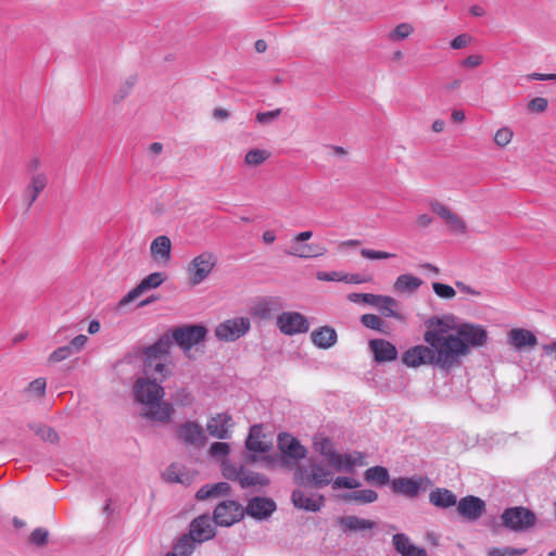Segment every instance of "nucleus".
I'll use <instances>...</instances> for the list:
<instances>
[{
  "label": "nucleus",
  "instance_id": "obj_1",
  "mask_svg": "<svg viewBox=\"0 0 556 556\" xmlns=\"http://www.w3.org/2000/svg\"><path fill=\"white\" fill-rule=\"evenodd\" d=\"M455 328L453 316L432 317L427 321L424 340L432 349L435 365L442 369L454 367L460 356L467 355L464 342L456 333H451Z\"/></svg>",
  "mask_w": 556,
  "mask_h": 556
},
{
  "label": "nucleus",
  "instance_id": "obj_2",
  "mask_svg": "<svg viewBox=\"0 0 556 556\" xmlns=\"http://www.w3.org/2000/svg\"><path fill=\"white\" fill-rule=\"evenodd\" d=\"M132 392L135 400L143 405V417L160 422L170 420L174 414L173 405L162 401L165 394L164 388L155 379L138 378Z\"/></svg>",
  "mask_w": 556,
  "mask_h": 556
},
{
  "label": "nucleus",
  "instance_id": "obj_3",
  "mask_svg": "<svg viewBox=\"0 0 556 556\" xmlns=\"http://www.w3.org/2000/svg\"><path fill=\"white\" fill-rule=\"evenodd\" d=\"M334 473L329 464L317 459L316 457H308L305 465H298L294 471V480L302 484L315 489H321L332 483L334 490L356 489L361 485L359 481L344 476L333 478Z\"/></svg>",
  "mask_w": 556,
  "mask_h": 556
},
{
  "label": "nucleus",
  "instance_id": "obj_4",
  "mask_svg": "<svg viewBox=\"0 0 556 556\" xmlns=\"http://www.w3.org/2000/svg\"><path fill=\"white\" fill-rule=\"evenodd\" d=\"M172 343L175 342L186 354L205 339L207 329L202 325H185L170 329Z\"/></svg>",
  "mask_w": 556,
  "mask_h": 556
},
{
  "label": "nucleus",
  "instance_id": "obj_5",
  "mask_svg": "<svg viewBox=\"0 0 556 556\" xmlns=\"http://www.w3.org/2000/svg\"><path fill=\"white\" fill-rule=\"evenodd\" d=\"M278 448L281 453V466L292 468L299 465L301 459H304L307 450L300 443V441L289 433H280L277 439Z\"/></svg>",
  "mask_w": 556,
  "mask_h": 556
},
{
  "label": "nucleus",
  "instance_id": "obj_6",
  "mask_svg": "<svg viewBox=\"0 0 556 556\" xmlns=\"http://www.w3.org/2000/svg\"><path fill=\"white\" fill-rule=\"evenodd\" d=\"M503 525L517 532L526 531L536 521L535 514L523 506L506 508L501 516Z\"/></svg>",
  "mask_w": 556,
  "mask_h": 556
},
{
  "label": "nucleus",
  "instance_id": "obj_7",
  "mask_svg": "<svg viewBox=\"0 0 556 556\" xmlns=\"http://www.w3.org/2000/svg\"><path fill=\"white\" fill-rule=\"evenodd\" d=\"M217 264V257L212 252H203L188 265L190 283L198 286L208 278Z\"/></svg>",
  "mask_w": 556,
  "mask_h": 556
},
{
  "label": "nucleus",
  "instance_id": "obj_8",
  "mask_svg": "<svg viewBox=\"0 0 556 556\" xmlns=\"http://www.w3.org/2000/svg\"><path fill=\"white\" fill-rule=\"evenodd\" d=\"M431 484V481L427 477L412 476V477H400L395 478L391 482V489L395 494L403 495L408 498H414L424 492Z\"/></svg>",
  "mask_w": 556,
  "mask_h": 556
},
{
  "label": "nucleus",
  "instance_id": "obj_9",
  "mask_svg": "<svg viewBox=\"0 0 556 556\" xmlns=\"http://www.w3.org/2000/svg\"><path fill=\"white\" fill-rule=\"evenodd\" d=\"M244 516V508L238 502L227 500L220 502L214 509L213 521L216 526L230 527Z\"/></svg>",
  "mask_w": 556,
  "mask_h": 556
},
{
  "label": "nucleus",
  "instance_id": "obj_10",
  "mask_svg": "<svg viewBox=\"0 0 556 556\" xmlns=\"http://www.w3.org/2000/svg\"><path fill=\"white\" fill-rule=\"evenodd\" d=\"M327 463L333 472L346 473H353L356 467H364L367 465L366 455L359 451H354L352 453H340L337 451Z\"/></svg>",
  "mask_w": 556,
  "mask_h": 556
},
{
  "label": "nucleus",
  "instance_id": "obj_11",
  "mask_svg": "<svg viewBox=\"0 0 556 556\" xmlns=\"http://www.w3.org/2000/svg\"><path fill=\"white\" fill-rule=\"evenodd\" d=\"M276 325L281 333L294 336L305 333L309 329L307 318L299 312H283L277 316Z\"/></svg>",
  "mask_w": 556,
  "mask_h": 556
},
{
  "label": "nucleus",
  "instance_id": "obj_12",
  "mask_svg": "<svg viewBox=\"0 0 556 556\" xmlns=\"http://www.w3.org/2000/svg\"><path fill=\"white\" fill-rule=\"evenodd\" d=\"M250 327L249 318L236 317L219 324L215 329V336L222 341H236L244 336L250 330Z\"/></svg>",
  "mask_w": 556,
  "mask_h": 556
},
{
  "label": "nucleus",
  "instance_id": "obj_13",
  "mask_svg": "<svg viewBox=\"0 0 556 556\" xmlns=\"http://www.w3.org/2000/svg\"><path fill=\"white\" fill-rule=\"evenodd\" d=\"M177 438L187 446L201 448L206 442L204 430L197 421L181 422L176 430Z\"/></svg>",
  "mask_w": 556,
  "mask_h": 556
},
{
  "label": "nucleus",
  "instance_id": "obj_14",
  "mask_svg": "<svg viewBox=\"0 0 556 556\" xmlns=\"http://www.w3.org/2000/svg\"><path fill=\"white\" fill-rule=\"evenodd\" d=\"M455 329L457 337L460 338L467 349V354L471 346H482L488 340V332L480 325L464 323Z\"/></svg>",
  "mask_w": 556,
  "mask_h": 556
},
{
  "label": "nucleus",
  "instance_id": "obj_15",
  "mask_svg": "<svg viewBox=\"0 0 556 556\" xmlns=\"http://www.w3.org/2000/svg\"><path fill=\"white\" fill-rule=\"evenodd\" d=\"M165 280V275L163 273H152L144 277L138 286L127 292L121 300L118 305L121 307L129 304L137 298H139L142 293L150 289H155L163 283Z\"/></svg>",
  "mask_w": 556,
  "mask_h": 556
},
{
  "label": "nucleus",
  "instance_id": "obj_16",
  "mask_svg": "<svg viewBox=\"0 0 556 556\" xmlns=\"http://www.w3.org/2000/svg\"><path fill=\"white\" fill-rule=\"evenodd\" d=\"M402 362L408 367L435 365L434 354L430 345H416L408 349L402 356Z\"/></svg>",
  "mask_w": 556,
  "mask_h": 556
},
{
  "label": "nucleus",
  "instance_id": "obj_17",
  "mask_svg": "<svg viewBox=\"0 0 556 556\" xmlns=\"http://www.w3.org/2000/svg\"><path fill=\"white\" fill-rule=\"evenodd\" d=\"M233 426L235 424L231 415L228 413H220L207 420L206 430L211 437L226 440L231 437Z\"/></svg>",
  "mask_w": 556,
  "mask_h": 556
},
{
  "label": "nucleus",
  "instance_id": "obj_18",
  "mask_svg": "<svg viewBox=\"0 0 556 556\" xmlns=\"http://www.w3.org/2000/svg\"><path fill=\"white\" fill-rule=\"evenodd\" d=\"M457 511L466 520L475 521L485 513V503L478 496L467 495L458 502Z\"/></svg>",
  "mask_w": 556,
  "mask_h": 556
},
{
  "label": "nucleus",
  "instance_id": "obj_19",
  "mask_svg": "<svg viewBox=\"0 0 556 556\" xmlns=\"http://www.w3.org/2000/svg\"><path fill=\"white\" fill-rule=\"evenodd\" d=\"M277 506L274 500L268 497L255 496L251 498L244 509L250 517L264 520L271 516Z\"/></svg>",
  "mask_w": 556,
  "mask_h": 556
},
{
  "label": "nucleus",
  "instance_id": "obj_20",
  "mask_svg": "<svg viewBox=\"0 0 556 556\" xmlns=\"http://www.w3.org/2000/svg\"><path fill=\"white\" fill-rule=\"evenodd\" d=\"M213 522L208 515H201L190 523L189 533L198 543L208 541L215 536V526Z\"/></svg>",
  "mask_w": 556,
  "mask_h": 556
},
{
  "label": "nucleus",
  "instance_id": "obj_21",
  "mask_svg": "<svg viewBox=\"0 0 556 556\" xmlns=\"http://www.w3.org/2000/svg\"><path fill=\"white\" fill-rule=\"evenodd\" d=\"M294 507L306 511H318L325 504L324 495L306 494L302 490H294L291 494Z\"/></svg>",
  "mask_w": 556,
  "mask_h": 556
},
{
  "label": "nucleus",
  "instance_id": "obj_22",
  "mask_svg": "<svg viewBox=\"0 0 556 556\" xmlns=\"http://www.w3.org/2000/svg\"><path fill=\"white\" fill-rule=\"evenodd\" d=\"M48 178L45 173H36L30 176V181L23 192V201L27 208L34 204L39 194L45 190Z\"/></svg>",
  "mask_w": 556,
  "mask_h": 556
},
{
  "label": "nucleus",
  "instance_id": "obj_23",
  "mask_svg": "<svg viewBox=\"0 0 556 556\" xmlns=\"http://www.w3.org/2000/svg\"><path fill=\"white\" fill-rule=\"evenodd\" d=\"M369 348L377 363L392 362L397 358L395 345L384 339L370 340Z\"/></svg>",
  "mask_w": 556,
  "mask_h": 556
},
{
  "label": "nucleus",
  "instance_id": "obj_24",
  "mask_svg": "<svg viewBox=\"0 0 556 556\" xmlns=\"http://www.w3.org/2000/svg\"><path fill=\"white\" fill-rule=\"evenodd\" d=\"M150 253L156 263L167 265L172 258L170 239L165 235L154 238L150 245Z\"/></svg>",
  "mask_w": 556,
  "mask_h": 556
},
{
  "label": "nucleus",
  "instance_id": "obj_25",
  "mask_svg": "<svg viewBox=\"0 0 556 556\" xmlns=\"http://www.w3.org/2000/svg\"><path fill=\"white\" fill-rule=\"evenodd\" d=\"M509 345L520 351L525 348H533L538 344L535 334L523 328H514L507 334Z\"/></svg>",
  "mask_w": 556,
  "mask_h": 556
},
{
  "label": "nucleus",
  "instance_id": "obj_26",
  "mask_svg": "<svg viewBox=\"0 0 556 556\" xmlns=\"http://www.w3.org/2000/svg\"><path fill=\"white\" fill-rule=\"evenodd\" d=\"M337 523L344 533L348 532H365L376 528V522L364 519L354 515L339 517Z\"/></svg>",
  "mask_w": 556,
  "mask_h": 556
},
{
  "label": "nucleus",
  "instance_id": "obj_27",
  "mask_svg": "<svg viewBox=\"0 0 556 556\" xmlns=\"http://www.w3.org/2000/svg\"><path fill=\"white\" fill-rule=\"evenodd\" d=\"M167 358H155V357H144L143 359V372L147 377L151 379L160 381H164L167 377L170 376V369L166 366Z\"/></svg>",
  "mask_w": 556,
  "mask_h": 556
},
{
  "label": "nucleus",
  "instance_id": "obj_28",
  "mask_svg": "<svg viewBox=\"0 0 556 556\" xmlns=\"http://www.w3.org/2000/svg\"><path fill=\"white\" fill-rule=\"evenodd\" d=\"M430 208L433 213L443 218L451 228L459 231L460 233L466 232V223L458 215L453 213L446 205L434 201L431 202Z\"/></svg>",
  "mask_w": 556,
  "mask_h": 556
},
{
  "label": "nucleus",
  "instance_id": "obj_29",
  "mask_svg": "<svg viewBox=\"0 0 556 556\" xmlns=\"http://www.w3.org/2000/svg\"><path fill=\"white\" fill-rule=\"evenodd\" d=\"M394 549L402 556H428L425 547L414 545L404 533H396L392 536Z\"/></svg>",
  "mask_w": 556,
  "mask_h": 556
},
{
  "label": "nucleus",
  "instance_id": "obj_30",
  "mask_svg": "<svg viewBox=\"0 0 556 556\" xmlns=\"http://www.w3.org/2000/svg\"><path fill=\"white\" fill-rule=\"evenodd\" d=\"M283 307V301L279 296H265L254 307L256 316L263 319H270Z\"/></svg>",
  "mask_w": 556,
  "mask_h": 556
},
{
  "label": "nucleus",
  "instance_id": "obj_31",
  "mask_svg": "<svg viewBox=\"0 0 556 556\" xmlns=\"http://www.w3.org/2000/svg\"><path fill=\"white\" fill-rule=\"evenodd\" d=\"M237 473V481L241 485V488H251V486H265L269 484V479L260 472L251 471L243 466L239 467V471Z\"/></svg>",
  "mask_w": 556,
  "mask_h": 556
},
{
  "label": "nucleus",
  "instance_id": "obj_32",
  "mask_svg": "<svg viewBox=\"0 0 556 556\" xmlns=\"http://www.w3.org/2000/svg\"><path fill=\"white\" fill-rule=\"evenodd\" d=\"M311 339L317 348L327 350L336 344L338 336L334 328L323 326L311 333Z\"/></svg>",
  "mask_w": 556,
  "mask_h": 556
},
{
  "label": "nucleus",
  "instance_id": "obj_33",
  "mask_svg": "<svg viewBox=\"0 0 556 556\" xmlns=\"http://www.w3.org/2000/svg\"><path fill=\"white\" fill-rule=\"evenodd\" d=\"M327 252V249L317 244H303L301 241H292L290 250L287 251L289 255L298 256L301 258L321 256Z\"/></svg>",
  "mask_w": 556,
  "mask_h": 556
},
{
  "label": "nucleus",
  "instance_id": "obj_34",
  "mask_svg": "<svg viewBox=\"0 0 556 556\" xmlns=\"http://www.w3.org/2000/svg\"><path fill=\"white\" fill-rule=\"evenodd\" d=\"M263 430L261 425H253L250 428L249 435L245 440V447L252 453H266L270 450V444L262 440Z\"/></svg>",
  "mask_w": 556,
  "mask_h": 556
},
{
  "label": "nucleus",
  "instance_id": "obj_35",
  "mask_svg": "<svg viewBox=\"0 0 556 556\" xmlns=\"http://www.w3.org/2000/svg\"><path fill=\"white\" fill-rule=\"evenodd\" d=\"M172 348L168 333L163 334L156 342L143 349L144 357L167 358Z\"/></svg>",
  "mask_w": 556,
  "mask_h": 556
},
{
  "label": "nucleus",
  "instance_id": "obj_36",
  "mask_svg": "<svg viewBox=\"0 0 556 556\" xmlns=\"http://www.w3.org/2000/svg\"><path fill=\"white\" fill-rule=\"evenodd\" d=\"M429 502L440 508H448L457 503L456 495L444 488H437L429 494Z\"/></svg>",
  "mask_w": 556,
  "mask_h": 556
},
{
  "label": "nucleus",
  "instance_id": "obj_37",
  "mask_svg": "<svg viewBox=\"0 0 556 556\" xmlns=\"http://www.w3.org/2000/svg\"><path fill=\"white\" fill-rule=\"evenodd\" d=\"M422 283L424 281L420 278L412 274H403L396 278L394 289L401 293H413L417 291Z\"/></svg>",
  "mask_w": 556,
  "mask_h": 556
},
{
  "label": "nucleus",
  "instance_id": "obj_38",
  "mask_svg": "<svg viewBox=\"0 0 556 556\" xmlns=\"http://www.w3.org/2000/svg\"><path fill=\"white\" fill-rule=\"evenodd\" d=\"M313 450L315 451V453L323 456L327 462L337 452L333 441L330 438L323 434L314 435Z\"/></svg>",
  "mask_w": 556,
  "mask_h": 556
},
{
  "label": "nucleus",
  "instance_id": "obj_39",
  "mask_svg": "<svg viewBox=\"0 0 556 556\" xmlns=\"http://www.w3.org/2000/svg\"><path fill=\"white\" fill-rule=\"evenodd\" d=\"M229 491L230 485L227 482L205 484L197 492L195 497L200 501H203L211 497L228 494Z\"/></svg>",
  "mask_w": 556,
  "mask_h": 556
},
{
  "label": "nucleus",
  "instance_id": "obj_40",
  "mask_svg": "<svg viewBox=\"0 0 556 556\" xmlns=\"http://www.w3.org/2000/svg\"><path fill=\"white\" fill-rule=\"evenodd\" d=\"M377 498V492L370 489L357 490L342 495V500L346 502H357L361 504L374 503Z\"/></svg>",
  "mask_w": 556,
  "mask_h": 556
},
{
  "label": "nucleus",
  "instance_id": "obj_41",
  "mask_svg": "<svg viewBox=\"0 0 556 556\" xmlns=\"http://www.w3.org/2000/svg\"><path fill=\"white\" fill-rule=\"evenodd\" d=\"M365 480L368 482H375L379 485H384L390 480L389 471L386 467L374 466L368 468L364 473Z\"/></svg>",
  "mask_w": 556,
  "mask_h": 556
},
{
  "label": "nucleus",
  "instance_id": "obj_42",
  "mask_svg": "<svg viewBox=\"0 0 556 556\" xmlns=\"http://www.w3.org/2000/svg\"><path fill=\"white\" fill-rule=\"evenodd\" d=\"M381 301H377L378 304H375L380 313L386 317H394L401 319L402 316L395 312V307L397 306V301L388 295H380Z\"/></svg>",
  "mask_w": 556,
  "mask_h": 556
},
{
  "label": "nucleus",
  "instance_id": "obj_43",
  "mask_svg": "<svg viewBox=\"0 0 556 556\" xmlns=\"http://www.w3.org/2000/svg\"><path fill=\"white\" fill-rule=\"evenodd\" d=\"M29 428L43 441L50 443L59 442L58 432L50 426L43 424H30Z\"/></svg>",
  "mask_w": 556,
  "mask_h": 556
},
{
  "label": "nucleus",
  "instance_id": "obj_44",
  "mask_svg": "<svg viewBox=\"0 0 556 556\" xmlns=\"http://www.w3.org/2000/svg\"><path fill=\"white\" fill-rule=\"evenodd\" d=\"M195 539L189 533L182 535L174 546V552L181 556H190L195 548Z\"/></svg>",
  "mask_w": 556,
  "mask_h": 556
},
{
  "label": "nucleus",
  "instance_id": "obj_45",
  "mask_svg": "<svg viewBox=\"0 0 556 556\" xmlns=\"http://www.w3.org/2000/svg\"><path fill=\"white\" fill-rule=\"evenodd\" d=\"M270 153L263 149H251L244 156L245 164L250 166H258L268 160Z\"/></svg>",
  "mask_w": 556,
  "mask_h": 556
},
{
  "label": "nucleus",
  "instance_id": "obj_46",
  "mask_svg": "<svg viewBox=\"0 0 556 556\" xmlns=\"http://www.w3.org/2000/svg\"><path fill=\"white\" fill-rule=\"evenodd\" d=\"M346 299L352 303L367 304V305H371V306H375V304H378L377 301L382 300V299H380V295H378V294L357 293V292L349 293L346 295Z\"/></svg>",
  "mask_w": 556,
  "mask_h": 556
},
{
  "label": "nucleus",
  "instance_id": "obj_47",
  "mask_svg": "<svg viewBox=\"0 0 556 556\" xmlns=\"http://www.w3.org/2000/svg\"><path fill=\"white\" fill-rule=\"evenodd\" d=\"M413 31L414 27L412 24L401 23L389 34V39L392 41L404 40L409 37Z\"/></svg>",
  "mask_w": 556,
  "mask_h": 556
},
{
  "label": "nucleus",
  "instance_id": "obj_48",
  "mask_svg": "<svg viewBox=\"0 0 556 556\" xmlns=\"http://www.w3.org/2000/svg\"><path fill=\"white\" fill-rule=\"evenodd\" d=\"M174 402L180 407H189L193 404L194 397L190 391L186 388L178 389L173 394Z\"/></svg>",
  "mask_w": 556,
  "mask_h": 556
},
{
  "label": "nucleus",
  "instance_id": "obj_49",
  "mask_svg": "<svg viewBox=\"0 0 556 556\" xmlns=\"http://www.w3.org/2000/svg\"><path fill=\"white\" fill-rule=\"evenodd\" d=\"M361 321L366 328L383 331L384 321L375 314H364Z\"/></svg>",
  "mask_w": 556,
  "mask_h": 556
},
{
  "label": "nucleus",
  "instance_id": "obj_50",
  "mask_svg": "<svg viewBox=\"0 0 556 556\" xmlns=\"http://www.w3.org/2000/svg\"><path fill=\"white\" fill-rule=\"evenodd\" d=\"M433 292L441 299L451 300L455 296V289L442 282L432 283Z\"/></svg>",
  "mask_w": 556,
  "mask_h": 556
},
{
  "label": "nucleus",
  "instance_id": "obj_51",
  "mask_svg": "<svg viewBox=\"0 0 556 556\" xmlns=\"http://www.w3.org/2000/svg\"><path fill=\"white\" fill-rule=\"evenodd\" d=\"M513 130L508 127L500 128L494 136V141L498 147H506L513 139Z\"/></svg>",
  "mask_w": 556,
  "mask_h": 556
},
{
  "label": "nucleus",
  "instance_id": "obj_52",
  "mask_svg": "<svg viewBox=\"0 0 556 556\" xmlns=\"http://www.w3.org/2000/svg\"><path fill=\"white\" fill-rule=\"evenodd\" d=\"M49 532L45 528H36L29 538L31 544L43 546L48 542Z\"/></svg>",
  "mask_w": 556,
  "mask_h": 556
},
{
  "label": "nucleus",
  "instance_id": "obj_53",
  "mask_svg": "<svg viewBox=\"0 0 556 556\" xmlns=\"http://www.w3.org/2000/svg\"><path fill=\"white\" fill-rule=\"evenodd\" d=\"M316 278L320 281H348V274L341 271H318Z\"/></svg>",
  "mask_w": 556,
  "mask_h": 556
},
{
  "label": "nucleus",
  "instance_id": "obj_54",
  "mask_svg": "<svg viewBox=\"0 0 556 556\" xmlns=\"http://www.w3.org/2000/svg\"><path fill=\"white\" fill-rule=\"evenodd\" d=\"M361 255L367 260H387L391 257H395V254L384 252V251H376L371 249H362Z\"/></svg>",
  "mask_w": 556,
  "mask_h": 556
},
{
  "label": "nucleus",
  "instance_id": "obj_55",
  "mask_svg": "<svg viewBox=\"0 0 556 556\" xmlns=\"http://www.w3.org/2000/svg\"><path fill=\"white\" fill-rule=\"evenodd\" d=\"M210 453L213 457H226L230 453V446L225 442H214L210 446Z\"/></svg>",
  "mask_w": 556,
  "mask_h": 556
},
{
  "label": "nucleus",
  "instance_id": "obj_56",
  "mask_svg": "<svg viewBox=\"0 0 556 556\" xmlns=\"http://www.w3.org/2000/svg\"><path fill=\"white\" fill-rule=\"evenodd\" d=\"M72 355H73L72 350H70V348L67 345H63V346L58 348L50 354L49 361L52 363H59L64 359H67Z\"/></svg>",
  "mask_w": 556,
  "mask_h": 556
},
{
  "label": "nucleus",
  "instance_id": "obj_57",
  "mask_svg": "<svg viewBox=\"0 0 556 556\" xmlns=\"http://www.w3.org/2000/svg\"><path fill=\"white\" fill-rule=\"evenodd\" d=\"M281 115V109L268 112H260L256 114V121L260 124H269Z\"/></svg>",
  "mask_w": 556,
  "mask_h": 556
},
{
  "label": "nucleus",
  "instance_id": "obj_58",
  "mask_svg": "<svg viewBox=\"0 0 556 556\" xmlns=\"http://www.w3.org/2000/svg\"><path fill=\"white\" fill-rule=\"evenodd\" d=\"M548 102L545 98L536 97L528 103L529 111L542 113L546 111Z\"/></svg>",
  "mask_w": 556,
  "mask_h": 556
},
{
  "label": "nucleus",
  "instance_id": "obj_59",
  "mask_svg": "<svg viewBox=\"0 0 556 556\" xmlns=\"http://www.w3.org/2000/svg\"><path fill=\"white\" fill-rule=\"evenodd\" d=\"M471 40L472 38L469 35L460 34L451 41L450 46L454 50H459L466 48L471 42Z\"/></svg>",
  "mask_w": 556,
  "mask_h": 556
},
{
  "label": "nucleus",
  "instance_id": "obj_60",
  "mask_svg": "<svg viewBox=\"0 0 556 556\" xmlns=\"http://www.w3.org/2000/svg\"><path fill=\"white\" fill-rule=\"evenodd\" d=\"M87 341V336L78 334L71 341V343L67 346L70 348V350H72L73 354L78 353L85 348Z\"/></svg>",
  "mask_w": 556,
  "mask_h": 556
},
{
  "label": "nucleus",
  "instance_id": "obj_61",
  "mask_svg": "<svg viewBox=\"0 0 556 556\" xmlns=\"http://www.w3.org/2000/svg\"><path fill=\"white\" fill-rule=\"evenodd\" d=\"M482 62H483V59L481 55L470 54L469 56H467L466 59H464L462 61L460 65L466 68H475V67L480 66L482 64Z\"/></svg>",
  "mask_w": 556,
  "mask_h": 556
},
{
  "label": "nucleus",
  "instance_id": "obj_62",
  "mask_svg": "<svg viewBox=\"0 0 556 556\" xmlns=\"http://www.w3.org/2000/svg\"><path fill=\"white\" fill-rule=\"evenodd\" d=\"M164 476H165V479L169 482H182L181 475L179 473V470H178L177 466H175V465H170L165 470Z\"/></svg>",
  "mask_w": 556,
  "mask_h": 556
},
{
  "label": "nucleus",
  "instance_id": "obj_63",
  "mask_svg": "<svg viewBox=\"0 0 556 556\" xmlns=\"http://www.w3.org/2000/svg\"><path fill=\"white\" fill-rule=\"evenodd\" d=\"M46 387H47V383H46V379H43V378H37L29 383V390L34 391L38 395H42L45 393Z\"/></svg>",
  "mask_w": 556,
  "mask_h": 556
},
{
  "label": "nucleus",
  "instance_id": "obj_64",
  "mask_svg": "<svg viewBox=\"0 0 556 556\" xmlns=\"http://www.w3.org/2000/svg\"><path fill=\"white\" fill-rule=\"evenodd\" d=\"M455 286L456 288L460 291V292H465V293H468L470 295H475V296H479L481 295V292L471 288L470 286L466 285L465 282L463 281H456L455 282Z\"/></svg>",
  "mask_w": 556,
  "mask_h": 556
}]
</instances>
